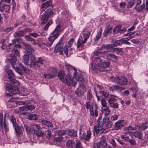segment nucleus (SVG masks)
Listing matches in <instances>:
<instances>
[{
  "mask_svg": "<svg viewBox=\"0 0 148 148\" xmlns=\"http://www.w3.org/2000/svg\"><path fill=\"white\" fill-rule=\"evenodd\" d=\"M12 52L14 54V56H19V52L17 49H12Z\"/></svg>",
  "mask_w": 148,
  "mask_h": 148,
  "instance_id": "680f3d73",
  "label": "nucleus"
},
{
  "mask_svg": "<svg viewBox=\"0 0 148 148\" xmlns=\"http://www.w3.org/2000/svg\"><path fill=\"white\" fill-rule=\"evenodd\" d=\"M10 119L12 123L13 126L14 127L17 136H18L22 134L23 132V128L18 125V123L16 122V119L14 117L13 115H11L10 117Z\"/></svg>",
  "mask_w": 148,
  "mask_h": 148,
  "instance_id": "7ed1b4c3",
  "label": "nucleus"
},
{
  "mask_svg": "<svg viewBox=\"0 0 148 148\" xmlns=\"http://www.w3.org/2000/svg\"><path fill=\"white\" fill-rule=\"evenodd\" d=\"M24 126L27 134H31L34 132L33 128L32 127V125L28 126L27 125L24 124Z\"/></svg>",
  "mask_w": 148,
  "mask_h": 148,
  "instance_id": "393cba45",
  "label": "nucleus"
},
{
  "mask_svg": "<svg viewBox=\"0 0 148 148\" xmlns=\"http://www.w3.org/2000/svg\"><path fill=\"white\" fill-rule=\"evenodd\" d=\"M41 123L49 127H51L53 126L51 122L46 120H42Z\"/></svg>",
  "mask_w": 148,
  "mask_h": 148,
  "instance_id": "f704fd0d",
  "label": "nucleus"
},
{
  "mask_svg": "<svg viewBox=\"0 0 148 148\" xmlns=\"http://www.w3.org/2000/svg\"><path fill=\"white\" fill-rule=\"evenodd\" d=\"M112 29L111 27H109V25H107L103 33V37L107 36L108 34L111 32V30H112Z\"/></svg>",
  "mask_w": 148,
  "mask_h": 148,
  "instance_id": "412c9836",
  "label": "nucleus"
},
{
  "mask_svg": "<svg viewBox=\"0 0 148 148\" xmlns=\"http://www.w3.org/2000/svg\"><path fill=\"white\" fill-rule=\"evenodd\" d=\"M76 79V80H78L79 82V86L76 90L75 93L79 96H83L86 91V89L85 86L84 85V80L83 75H80L78 79Z\"/></svg>",
  "mask_w": 148,
  "mask_h": 148,
  "instance_id": "f03ea898",
  "label": "nucleus"
},
{
  "mask_svg": "<svg viewBox=\"0 0 148 148\" xmlns=\"http://www.w3.org/2000/svg\"><path fill=\"white\" fill-rule=\"evenodd\" d=\"M86 42L83 40L82 36H81L78 39L77 42V48L80 49V48L83 47L84 44Z\"/></svg>",
  "mask_w": 148,
  "mask_h": 148,
  "instance_id": "6ab92c4d",
  "label": "nucleus"
},
{
  "mask_svg": "<svg viewBox=\"0 0 148 148\" xmlns=\"http://www.w3.org/2000/svg\"><path fill=\"white\" fill-rule=\"evenodd\" d=\"M25 37L27 41H32L33 42V43L34 45H35V44H36V42L35 41L34 39L30 37L29 36L26 35L25 36Z\"/></svg>",
  "mask_w": 148,
  "mask_h": 148,
  "instance_id": "49530a36",
  "label": "nucleus"
},
{
  "mask_svg": "<svg viewBox=\"0 0 148 148\" xmlns=\"http://www.w3.org/2000/svg\"><path fill=\"white\" fill-rule=\"evenodd\" d=\"M32 56H34L31 53H25L23 57L22 62L25 64L28 65L29 59V57L31 59ZM31 59H30L31 60Z\"/></svg>",
  "mask_w": 148,
  "mask_h": 148,
  "instance_id": "dca6fc26",
  "label": "nucleus"
},
{
  "mask_svg": "<svg viewBox=\"0 0 148 148\" xmlns=\"http://www.w3.org/2000/svg\"><path fill=\"white\" fill-rule=\"evenodd\" d=\"M12 84H13L14 86H17L19 85L20 83L17 81L15 79L11 81Z\"/></svg>",
  "mask_w": 148,
  "mask_h": 148,
  "instance_id": "3c124183",
  "label": "nucleus"
},
{
  "mask_svg": "<svg viewBox=\"0 0 148 148\" xmlns=\"http://www.w3.org/2000/svg\"><path fill=\"white\" fill-rule=\"evenodd\" d=\"M7 90L10 93L11 95L18 93V90L17 87L12 86L8 83L6 85Z\"/></svg>",
  "mask_w": 148,
  "mask_h": 148,
  "instance_id": "9b49d317",
  "label": "nucleus"
},
{
  "mask_svg": "<svg viewBox=\"0 0 148 148\" xmlns=\"http://www.w3.org/2000/svg\"><path fill=\"white\" fill-rule=\"evenodd\" d=\"M128 141L131 145H135L136 144L135 140L133 139H131L130 140H128Z\"/></svg>",
  "mask_w": 148,
  "mask_h": 148,
  "instance_id": "774afa93",
  "label": "nucleus"
},
{
  "mask_svg": "<svg viewBox=\"0 0 148 148\" xmlns=\"http://www.w3.org/2000/svg\"><path fill=\"white\" fill-rule=\"evenodd\" d=\"M3 115L2 114L0 113V127H3Z\"/></svg>",
  "mask_w": 148,
  "mask_h": 148,
  "instance_id": "6e6d98bb",
  "label": "nucleus"
},
{
  "mask_svg": "<svg viewBox=\"0 0 148 148\" xmlns=\"http://www.w3.org/2000/svg\"><path fill=\"white\" fill-rule=\"evenodd\" d=\"M111 46V44L107 45L103 44L99 48V49L101 50L106 49L108 50L110 49H111V48H112Z\"/></svg>",
  "mask_w": 148,
  "mask_h": 148,
  "instance_id": "7c9ffc66",
  "label": "nucleus"
},
{
  "mask_svg": "<svg viewBox=\"0 0 148 148\" xmlns=\"http://www.w3.org/2000/svg\"><path fill=\"white\" fill-rule=\"evenodd\" d=\"M110 91L114 92L118 90V86L114 85L110 87Z\"/></svg>",
  "mask_w": 148,
  "mask_h": 148,
  "instance_id": "de8ad7c7",
  "label": "nucleus"
},
{
  "mask_svg": "<svg viewBox=\"0 0 148 148\" xmlns=\"http://www.w3.org/2000/svg\"><path fill=\"white\" fill-rule=\"evenodd\" d=\"M57 75L56 69L54 67L50 68L48 69L47 73H45L44 76L45 78H51Z\"/></svg>",
  "mask_w": 148,
  "mask_h": 148,
  "instance_id": "6e6552de",
  "label": "nucleus"
},
{
  "mask_svg": "<svg viewBox=\"0 0 148 148\" xmlns=\"http://www.w3.org/2000/svg\"><path fill=\"white\" fill-rule=\"evenodd\" d=\"M122 26L121 25H118L114 27L113 30V33L114 34L119 33L120 28H121Z\"/></svg>",
  "mask_w": 148,
  "mask_h": 148,
  "instance_id": "4c0bfd02",
  "label": "nucleus"
},
{
  "mask_svg": "<svg viewBox=\"0 0 148 148\" xmlns=\"http://www.w3.org/2000/svg\"><path fill=\"white\" fill-rule=\"evenodd\" d=\"M95 108L94 113L93 111V109L92 106H90V114L92 116H93L94 115H95L96 117H97L98 116V112L97 110L98 109V106L97 104H95Z\"/></svg>",
  "mask_w": 148,
  "mask_h": 148,
  "instance_id": "a211bd4d",
  "label": "nucleus"
},
{
  "mask_svg": "<svg viewBox=\"0 0 148 148\" xmlns=\"http://www.w3.org/2000/svg\"><path fill=\"white\" fill-rule=\"evenodd\" d=\"M66 74L63 70L60 71L58 74V76L60 80L62 82L64 81V80L66 78Z\"/></svg>",
  "mask_w": 148,
  "mask_h": 148,
  "instance_id": "b1692460",
  "label": "nucleus"
},
{
  "mask_svg": "<svg viewBox=\"0 0 148 148\" xmlns=\"http://www.w3.org/2000/svg\"><path fill=\"white\" fill-rule=\"evenodd\" d=\"M8 74V77L10 81L15 79L14 75L11 70L8 69L7 71Z\"/></svg>",
  "mask_w": 148,
  "mask_h": 148,
  "instance_id": "bb28decb",
  "label": "nucleus"
},
{
  "mask_svg": "<svg viewBox=\"0 0 148 148\" xmlns=\"http://www.w3.org/2000/svg\"><path fill=\"white\" fill-rule=\"evenodd\" d=\"M64 80V81L62 82L64 83L67 86H69L72 85L73 86H75L78 81L76 80V79L74 77L73 78H72V76L69 73L66 74V78Z\"/></svg>",
  "mask_w": 148,
  "mask_h": 148,
  "instance_id": "39448f33",
  "label": "nucleus"
},
{
  "mask_svg": "<svg viewBox=\"0 0 148 148\" xmlns=\"http://www.w3.org/2000/svg\"><path fill=\"white\" fill-rule=\"evenodd\" d=\"M145 4L144 3H143L140 7H139L138 6H135L134 8L138 12H142L145 8Z\"/></svg>",
  "mask_w": 148,
  "mask_h": 148,
  "instance_id": "c9c22d12",
  "label": "nucleus"
},
{
  "mask_svg": "<svg viewBox=\"0 0 148 148\" xmlns=\"http://www.w3.org/2000/svg\"><path fill=\"white\" fill-rule=\"evenodd\" d=\"M64 66L65 67V69L69 72H70V71L72 70H73L74 71V73L73 74L74 77L75 78V79H78V78L79 77V76L82 75L78 73L75 67L71 65L66 64L64 65Z\"/></svg>",
  "mask_w": 148,
  "mask_h": 148,
  "instance_id": "1a4fd4ad",
  "label": "nucleus"
},
{
  "mask_svg": "<svg viewBox=\"0 0 148 148\" xmlns=\"http://www.w3.org/2000/svg\"><path fill=\"white\" fill-rule=\"evenodd\" d=\"M99 142L103 143H105V144H107L106 138L104 136H103L101 137L100 141Z\"/></svg>",
  "mask_w": 148,
  "mask_h": 148,
  "instance_id": "69168bd1",
  "label": "nucleus"
},
{
  "mask_svg": "<svg viewBox=\"0 0 148 148\" xmlns=\"http://www.w3.org/2000/svg\"><path fill=\"white\" fill-rule=\"evenodd\" d=\"M96 145H97L98 146H99V145H100L103 148H107V144H105V143H103L100 142H97L96 143Z\"/></svg>",
  "mask_w": 148,
  "mask_h": 148,
  "instance_id": "603ef678",
  "label": "nucleus"
},
{
  "mask_svg": "<svg viewBox=\"0 0 148 148\" xmlns=\"http://www.w3.org/2000/svg\"><path fill=\"white\" fill-rule=\"evenodd\" d=\"M38 118V116L36 114H30L29 116V119L30 120H36Z\"/></svg>",
  "mask_w": 148,
  "mask_h": 148,
  "instance_id": "37998d69",
  "label": "nucleus"
},
{
  "mask_svg": "<svg viewBox=\"0 0 148 148\" xmlns=\"http://www.w3.org/2000/svg\"><path fill=\"white\" fill-rule=\"evenodd\" d=\"M106 53V51H95L94 52V54L95 55L98 56H102L103 54Z\"/></svg>",
  "mask_w": 148,
  "mask_h": 148,
  "instance_id": "a19ab883",
  "label": "nucleus"
},
{
  "mask_svg": "<svg viewBox=\"0 0 148 148\" xmlns=\"http://www.w3.org/2000/svg\"><path fill=\"white\" fill-rule=\"evenodd\" d=\"M13 44H9L8 45L6 44H3L1 46V48L3 50L7 48L8 47V48H12L13 46Z\"/></svg>",
  "mask_w": 148,
  "mask_h": 148,
  "instance_id": "58836bf2",
  "label": "nucleus"
},
{
  "mask_svg": "<svg viewBox=\"0 0 148 148\" xmlns=\"http://www.w3.org/2000/svg\"><path fill=\"white\" fill-rule=\"evenodd\" d=\"M15 70L16 71L19 75H22L23 74V72L22 71V70L21 69L17 67L15 69Z\"/></svg>",
  "mask_w": 148,
  "mask_h": 148,
  "instance_id": "0e129e2a",
  "label": "nucleus"
},
{
  "mask_svg": "<svg viewBox=\"0 0 148 148\" xmlns=\"http://www.w3.org/2000/svg\"><path fill=\"white\" fill-rule=\"evenodd\" d=\"M26 106L27 107V111L29 110L32 111L35 108V106H34L33 105H27Z\"/></svg>",
  "mask_w": 148,
  "mask_h": 148,
  "instance_id": "4d7b16f0",
  "label": "nucleus"
},
{
  "mask_svg": "<svg viewBox=\"0 0 148 148\" xmlns=\"http://www.w3.org/2000/svg\"><path fill=\"white\" fill-rule=\"evenodd\" d=\"M18 65L21 68L22 70L24 72H26L27 71V69L26 67H25L21 62H19L18 63Z\"/></svg>",
  "mask_w": 148,
  "mask_h": 148,
  "instance_id": "e2e57ef3",
  "label": "nucleus"
},
{
  "mask_svg": "<svg viewBox=\"0 0 148 148\" xmlns=\"http://www.w3.org/2000/svg\"><path fill=\"white\" fill-rule=\"evenodd\" d=\"M65 130H58L55 133L54 136V140L56 142L60 143L63 140V138L62 136L65 134Z\"/></svg>",
  "mask_w": 148,
  "mask_h": 148,
  "instance_id": "0eeeda50",
  "label": "nucleus"
},
{
  "mask_svg": "<svg viewBox=\"0 0 148 148\" xmlns=\"http://www.w3.org/2000/svg\"><path fill=\"white\" fill-rule=\"evenodd\" d=\"M66 146L70 148H73L74 143L72 140H69L66 143Z\"/></svg>",
  "mask_w": 148,
  "mask_h": 148,
  "instance_id": "79ce46f5",
  "label": "nucleus"
},
{
  "mask_svg": "<svg viewBox=\"0 0 148 148\" xmlns=\"http://www.w3.org/2000/svg\"><path fill=\"white\" fill-rule=\"evenodd\" d=\"M24 34V31L23 30H20L15 33L14 35V36L15 38L20 37L23 36Z\"/></svg>",
  "mask_w": 148,
  "mask_h": 148,
  "instance_id": "473e14b6",
  "label": "nucleus"
},
{
  "mask_svg": "<svg viewBox=\"0 0 148 148\" xmlns=\"http://www.w3.org/2000/svg\"><path fill=\"white\" fill-rule=\"evenodd\" d=\"M53 23V22L51 21L46 24L44 27V30L45 31H47L48 29V27L49 26L51 25Z\"/></svg>",
  "mask_w": 148,
  "mask_h": 148,
  "instance_id": "864d4df0",
  "label": "nucleus"
},
{
  "mask_svg": "<svg viewBox=\"0 0 148 148\" xmlns=\"http://www.w3.org/2000/svg\"><path fill=\"white\" fill-rule=\"evenodd\" d=\"M49 16L46 15L45 14L42 16L41 19V24H44L46 23L48 21Z\"/></svg>",
  "mask_w": 148,
  "mask_h": 148,
  "instance_id": "e433bc0d",
  "label": "nucleus"
},
{
  "mask_svg": "<svg viewBox=\"0 0 148 148\" xmlns=\"http://www.w3.org/2000/svg\"><path fill=\"white\" fill-rule=\"evenodd\" d=\"M48 7H51V8L53 7L52 5V1L51 0H49L43 4L41 8L42 9L46 8Z\"/></svg>",
  "mask_w": 148,
  "mask_h": 148,
  "instance_id": "c756f323",
  "label": "nucleus"
},
{
  "mask_svg": "<svg viewBox=\"0 0 148 148\" xmlns=\"http://www.w3.org/2000/svg\"><path fill=\"white\" fill-rule=\"evenodd\" d=\"M44 14L49 17L54 14V12L51 9H49L47 10Z\"/></svg>",
  "mask_w": 148,
  "mask_h": 148,
  "instance_id": "ea45409f",
  "label": "nucleus"
},
{
  "mask_svg": "<svg viewBox=\"0 0 148 148\" xmlns=\"http://www.w3.org/2000/svg\"><path fill=\"white\" fill-rule=\"evenodd\" d=\"M134 4V0H131L127 3V8H131Z\"/></svg>",
  "mask_w": 148,
  "mask_h": 148,
  "instance_id": "13d9d810",
  "label": "nucleus"
},
{
  "mask_svg": "<svg viewBox=\"0 0 148 148\" xmlns=\"http://www.w3.org/2000/svg\"><path fill=\"white\" fill-rule=\"evenodd\" d=\"M68 134L71 136L76 137L77 136V132L73 130H67Z\"/></svg>",
  "mask_w": 148,
  "mask_h": 148,
  "instance_id": "2f4dec72",
  "label": "nucleus"
},
{
  "mask_svg": "<svg viewBox=\"0 0 148 148\" xmlns=\"http://www.w3.org/2000/svg\"><path fill=\"white\" fill-rule=\"evenodd\" d=\"M27 108L26 105L20 107L19 108V111L20 112L21 111H27Z\"/></svg>",
  "mask_w": 148,
  "mask_h": 148,
  "instance_id": "052dcab7",
  "label": "nucleus"
},
{
  "mask_svg": "<svg viewBox=\"0 0 148 148\" xmlns=\"http://www.w3.org/2000/svg\"><path fill=\"white\" fill-rule=\"evenodd\" d=\"M32 125V127L33 128L34 131V130H36L35 129H36L37 130H39L40 128V127L39 125L35 123Z\"/></svg>",
  "mask_w": 148,
  "mask_h": 148,
  "instance_id": "bf43d9fd",
  "label": "nucleus"
},
{
  "mask_svg": "<svg viewBox=\"0 0 148 148\" xmlns=\"http://www.w3.org/2000/svg\"><path fill=\"white\" fill-rule=\"evenodd\" d=\"M102 34V31H100L96 35L95 38L94 39V40L95 41H97L99 40Z\"/></svg>",
  "mask_w": 148,
  "mask_h": 148,
  "instance_id": "8fccbe9b",
  "label": "nucleus"
},
{
  "mask_svg": "<svg viewBox=\"0 0 148 148\" xmlns=\"http://www.w3.org/2000/svg\"><path fill=\"white\" fill-rule=\"evenodd\" d=\"M34 133L38 137H42L43 136L44 134L41 131L38 130V131L36 130H34Z\"/></svg>",
  "mask_w": 148,
  "mask_h": 148,
  "instance_id": "c03bdc74",
  "label": "nucleus"
},
{
  "mask_svg": "<svg viewBox=\"0 0 148 148\" xmlns=\"http://www.w3.org/2000/svg\"><path fill=\"white\" fill-rule=\"evenodd\" d=\"M61 31V27L59 25H58L54 30L51 33V36L48 38V41L47 43H42V45L48 47H50L53 44L55 40L59 36Z\"/></svg>",
  "mask_w": 148,
  "mask_h": 148,
  "instance_id": "f257e3e1",
  "label": "nucleus"
},
{
  "mask_svg": "<svg viewBox=\"0 0 148 148\" xmlns=\"http://www.w3.org/2000/svg\"><path fill=\"white\" fill-rule=\"evenodd\" d=\"M107 58L110 60H112L116 61L117 60V56L114 54L112 53H108L106 55Z\"/></svg>",
  "mask_w": 148,
  "mask_h": 148,
  "instance_id": "cd10ccee",
  "label": "nucleus"
},
{
  "mask_svg": "<svg viewBox=\"0 0 148 148\" xmlns=\"http://www.w3.org/2000/svg\"><path fill=\"white\" fill-rule=\"evenodd\" d=\"M90 35V32L88 31H83L82 32V35L83 36V40L86 41Z\"/></svg>",
  "mask_w": 148,
  "mask_h": 148,
  "instance_id": "c85d7f7f",
  "label": "nucleus"
},
{
  "mask_svg": "<svg viewBox=\"0 0 148 148\" xmlns=\"http://www.w3.org/2000/svg\"><path fill=\"white\" fill-rule=\"evenodd\" d=\"M144 125L143 124L139 123L135 125L134 127L136 129V130L140 129L141 127H143Z\"/></svg>",
  "mask_w": 148,
  "mask_h": 148,
  "instance_id": "338daca9",
  "label": "nucleus"
},
{
  "mask_svg": "<svg viewBox=\"0 0 148 148\" xmlns=\"http://www.w3.org/2000/svg\"><path fill=\"white\" fill-rule=\"evenodd\" d=\"M62 39L61 38L59 42L57 43L55 47L54 53H55L59 52L60 54H63L64 50L63 45L62 42Z\"/></svg>",
  "mask_w": 148,
  "mask_h": 148,
  "instance_id": "9d476101",
  "label": "nucleus"
},
{
  "mask_svg": "<svg viewBox=\"0 0 148 148\" xmlns=\"http://www.w3.org/2000/svg\"><path fill=\"white\" fill-rule=\"evenodd\" d=\"M91 137V133L90 131H88L87 132V134L86 133H83L81 136V138L82 139L86 141H89L90 138Z\"/></svg>",
  "mask_w": 148,
  "mask_h": 148,
  "instance_id": "a878e982",
  "label": "nucleus"
},
{
  "mask_svg": "<svg viewBox=\"0 0 148 148\" xmlns=\"http://www.w3.org/2000/svg\"><path fill=\"white\" fill-rule=\"evenodd\" d=\"M100 94L102 95L105 97L108 98L109 97V93L108 92H106L104 91H101L99 92Z\"/></svg>",
  "mask_w": 148,
  "mask_h": 148,
  "instance_id": "09e8293b",
  "label": "nucleus"
},
{
  "mask_svg": "<svg viewBox=\"0 0 148 148\" xmlns=\"http://www.w3.org/2000/svg\"><path fill=\"white\" fill-rule=\"evenodd\" d=\"M132 134L133 136L136 138L141 140L142 139L143 134L141 131H136L135 132H132Z\"/></svg>",
  "mask_w": 148,
  "mask_h": 148,
  "instance_id": "4be33fe9",
  "label": "nucleus"
},
{
  "mask_svg": "<svg viewBox=\"0 0 148 148\" xmlns=\"http://www.w3.org/2000/svg\"><path fill=\"white\" fill-rule=\"evenodd\" d=\"M17 60V59L16 56H12L10 59V62L12 65H14L16 63Z\"/></svg>",
  "mask_w": 148,
  "mask_h": 148,
  "instance_id": "a18cd8bd",
  "label": "nucleus"
},
{
  "mask_svg": "<svg viewBox=\"0 0 148 148\" xmlns=\"http://www.w3.org/2000/svg\"><path fill=\"white\" fill-rule=\"evenodd\" d=\"M44 62V60L42 58H38L36 60L35 56H32L30 60L29 65L31 67H40L43 64Z\"/></svg>",
  "mask_w": 148,
  "mask_h": 148,
  "instance_id": "20e7f679",
  "label": "nucleus"
},
{
  "mask_svg": "<svg viewBox=\"0 0 148 148\" xmlns=\"http://www.w3.org/2000/svg\"><path fill=\"white\" fill-rule=\"evenodd\" d=\"M10 10V6L7 4H5L2 1H0V11L3 12H8Z\"/></svg>",
  "mask_w": 148,
  "mask_h": 148,
  "instance_id": "ddd939ff",
  "label": "nucleus"
},
{
  "mask_svg": "<svg viewBox=\"0 0 148 148\" xmlns=\"http://www.w3.org/2000/svg\"><path fill=\"white\" fill-rule=\"evenodd\" d=\"M127 79L124 77H118L117 78L116 83L120 85H126Z\"/></svg>",
  "mask_w": 148,
  "mask_h": 148,
  "instance_id": "2eb2a0df",
  "label": "nucleus"
},
{
  "mask_svg": "<svg viewBox=\"0 0 148 148\" xmlns=\"http://www.w3.org/2000/svg\"><path fill=\"white\" fill-rule=\"evenodd\" d=\"M103 123L105 127L107 128H110L112 125V123L111 121H110L108 117H105L103 119Z\"/></svg>",
  "mask_w": 148,
  "mask_h": 148,
  "instance_id": "4468645a",
  "label": "nucleus"
},
{
  "mask_svg": "<svg viewBox=\"0 0 148 148\" xmlns=\"http://www.w3.org/2000/svg\"><path fill=\"white\" fill-rule=\"evenodd\" d=\"M118 99L116 95H110L109 98L107 100L110 107L114 109L117 108L119 107V106L118 103L116 102L114 103Z\"/></svg>",
  "mask_w": 148,
  "mask_h": 148,
  "instance_id": "423d86ee",
  "label": "nucleus"
},
{
  "mask_svg": "<svg viewBox=\"0 0 148 148\" xmlns=\"http://www.w3.org/2000/svg\"><path fill=\"white\" fill-rule=\"evenodd\" d=\"M126 124V122L124 120H120L115 123L114 129L116 130L120 129L125 126Z\"/></svg>",
  "mask_w": 148,
  "mask_h": 148,
  "instance_id": "f8f14e48",
  "label": "nucleus"
},
{
  "mask_svg": "<svg viewBox=\"0 0 148 148\" xmlns=\"http://www.w3.org/2000/svg\"><path fill=\"white\" fill-rule=\"evenodd\" d=\"M23 45L25 47L24 49L26 50V53H31L32 52L34 51V49L30 45L27 43L24 42Z\"/></svg>",
  "mask_w": 148,
  "mask_h": 148,
  "instance_id": "f3484780",
  "label": "nucleus"
},
{
  "mask_svg": "<svg viewBox=\"0 0 148 148\" xmlns=\"http://www.w3.org/2000/svg\"><path fill=\"white\" fill-rule=\"evenodd\" d=\"M110 65L109 62H103L100 65V72L104 71H106V68L108 67Z\"/></svg>",
  "mask_w": 148,
  "mask_h": 148,
  "instance_id": "aec40b11",
  "label": "nucleus"
},
{
  "mask_svg": "<svg viewBox=\"0 0 148 148\" xmlns=\"http://www.w3.org/2000/svg\"><path fill=\"white\" fill-rule=\"evenodd\" d=\"M91 91L90 90H88L87 91V98L88 100H91L92 99V95L90 94Z\"/></svg>",
  "mask_w": 148,
  "mask_h": 148,
  "instance_id": "5fc2aeb1",
  "label": "nucleus"
},
{
  "mask_svg": "<svg viewBox=\"0 0 148 148\" xmlns=\"http://www.w3.org/2000/svg\"><path fill=\"white\" fill-rule=\"evenodd\" d=\"M100 65H97L95 64L91 63V69L94 73H97L100 72Z\"/></svg>",
  "mask_w": 148,
  "mask_h": 148,
  "instance_id": "5701e85b",
  "label": "nucleus"
},
{
  "mask_svg": "<svg viewBox=\"0 0 148 148\" xmlns=\"http://www.w3.org/2000/svg\"><path fill=\"white\" fill-rule=\"evenodd\" d=\"M102 61V59L99 57H95L94 58L92 64H95L97 65H100V63Z\"/></svg>",
  "mask_w": 148,
  "mask_h": 148,
  "instance_id": "72a5a7b5",
  "label": "nucleus"
}]
</instances>
